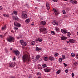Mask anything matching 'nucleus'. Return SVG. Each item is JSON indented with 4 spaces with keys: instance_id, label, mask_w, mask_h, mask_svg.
Wrapping results in <instances>:
<instances>
[{
    "instance_id": "nucleus-15",
    "label": "nucleus",
    "mask_w": 78,
    "mask_h": 78,
    "mask_svg": "<svg viewBox=\"0 0 78 78\" xmlns=\"http://www.w3.org/2000/svg\"><path fill=\"white\" fill-rule=\"evenodd\" d=\"M61 39L62 40H66L67 39V37L65 36H62L61 37Z\"/></svg>"
},
{
    "instance_id": "nucleus-24",
    "label": "nucleus",
    "mask_w": 78,
    "mask_h": 78,
    "mask_svg": "<svg viewBox=\"0 0 78 78\" xmlns=\"http://www.w3.org/2000/svg\"><path fill=\"white\" fill-rule=\"evenodd\" d=\"M37 41H39L40 42H42V39H39V38H38L36 40Z\"/></svg>"
},
{
    "instance_id": "nucleus-34",
    "label": "nucleus",
    "mask_w": 78,
    "mask_h": 78,
    "mask_svg": "<svg viewBox=\"0 0 78 78\" xmlns=\"http://www.w3.org/2000/svg\"><path fill=\"white\" fill-rule=\"evenodd\" d=\"M62 58H59L58 60L60 62H62Z\"/></svg>"
},
{
    "instance_id": "nucleus-33",
    "label": "nucleus",
    "mask_w": 78,
    "mask_h": 78,
    "mask_svg": "<svg viewBox=\"0 0 78 78\" xmlns=\"http://www.w3.org/2000/svg\"><path fill=\"white\" fill-rule=\"evenodd\" d=\"M44 60H45V61H47V60L48 59V58L47 57H44Z\"/></svg>"
},
{
    "instance_id": "nucleus-36",
    "label": "nucleus",
    "mask_w": 78,
    "mask_h": 78,
    "mask_svg": "<svg viewBox=\"0 0 78 78\" xmlns=\"http://www.w3.org/2000/svg\"><path fill=\"white\" fill-rule=\"evenodd\" d=\"M58 56V53H56L55 55V56Z\"/></svg>"
},
{
    "instance_id": "nucleus-23",
    "label": "nucleus",
    "mask_w": 78,
    "mask_h": 78,
    "mask_svg": "<svg viewBox=\"0 0 78 78\" xmlns=\"http://www.w3.org/2000/svg\"><path fill=\"white\" fill-rule=\"evenodd\" d=\"M41 50V48L38 47H37L36 48V51H39V50Z\"/></svg>"
},
{
    "instance_id": "nucleus-4",
    "label": "nucleus",
    "mask_w": 78,
    "mask_h": 78,
    "mask_svg": "<svg viewBox=\"0 0 78 78\" xmlns=\"http://www.w3.org/2000/svg\"><path fill=\"white\" fill-rule=\"evenodd\" d=\"M40 30L41 32H43V33L44 34H45L46 32H45V30H46V29L44 27H41V28Z\"/></svg>"
},
{
    "instance_id": "nucleus-60",
    "label": "nucleus",
    "mask_w": 78,
    "mask_h": 78,
    "mask_svg": "<svg viewBox=\"0 0 78 78\" xmlns=\"http://www.w3.org/2000/svg\"><path fill=\"white\" fill-rule=\"evenodd\" d=\"M38 78H41V77H39Z\"/></svg>"
},
{
    "instance_id": "nucleus-41",
    "label": "nucleus",
    "mask_w": 78,
    "mask_h": 78,
    "mask_svg": "<svg viewBox=\"0 0 78 78\" xmlns=\"http://www.w3.org/2000/svg\"><path fill=\"white\" fill-rule=\"evenodd\" d=\"M76 56L77 58L78 59V54H76Z\"/></svg>"
},
{
    "instance_id": "nucleus-57",
    "label": "nucleus",
    "mask_w": 78,
    "mask_h": 78,
    "mask_svg": "<svg viewBox=\"0 0 78 78\" xmlns=\"http://www.w3.org/2000/svg\"><path fill=\"white\" fill-rule=\"evenodd\" d=\"M42 8H44V6H41Z\"/></svg>"
},
{
    "instance_id": "nucleus-42",
    "label": "nucleus",
    "mask_w": 78,
    "mask_h": 78,
    "mask_svg": "<svg viewBox=\"0 0 78 78\" xmlns=\"http://www.w3.org/2000/svg\"><path fill=\"white\" fill-rule=\"evenodd\" d=\"M37 74L38 75H41V73H40V72H38L37 73Z\"/></svg>"
},
{
    "instance_id": "nucleus-62",
    "label": "nucleus",
    "mask_w": 78,
    "mask_h": 78,
    "mask_svg": "<svg viewBox=\"0 0 78 78\" xmlns=\"http://www.w3.org/2000/svg\"><path fill=\"white\" fill-rule=\"evenodd\" d=\"M30 60H31V59L30 58Z\"/></svg>"
},
{
    "instance_id": "nucleus-48",
    "label": "nucleus",
    "mask_w": 78,
    "mask_h": 78,
    "mask_svg": "<svg viewBox=\"0 0 78 78\" xmlns=\"http://www.w3.org/2000/svg\"><path fill=\"white\" fill-rule=\"evenodd\" d=\"M63 64H64V65H65V67H66V66H67V65H66V63H63Z\"/></svg>"
},
{
    "instance_id": "nucleus-50",
    "label": "nucleus",
    "mask_w": 78,
    "mask_h": 78,
    "mask_svg": "<svg viewBox=\"0 0 78 78\" xmlns=\"http://www.w3.org/2000/svg\"><path fill=\"white\" fill-rule=\"evenodd\" d=\"M2 6H0V10L2 9Z\"/></svg>"
},
{
    "instance_id": "nucleus-19",
    "label": "nucleus",
    "mask_w": 78,
    "mask_h": 78,
    "mask_svg": "<svg viewBox=\"0 0 78 78\" xmlns=\"http://www.w3.org/2000/svg\"><path fill=\"white\" fill-rule=\"evenodd\" d=\"M12 18L14 19V20L15 19V20H19V19L17 17H15V16H12Z\"/></svg>"
},
{
    "instance_id": "nucleus-38",
    "label": "nucleus",
    "mask_w": 78,
    "mask_h": 78,
    "mask_svg": "<svg viewBox=\"0 0 78 78\" xmlns=\"http://www.w3.org/2000/svg\"><path fill=\"white\" fill-rule=\"evenodd\" d=\"M60 73V70H58V71L57 72V73L58 74H59Z\"/></svg>"
},
{
    "instance_id": "nucleus-28",
    "label": "nucleus",
    "mask_w": 78,
    "mask_h": 78,
    "mask_svg": "<svg viewBox=\"0 0 78 78\" xmlns=\"http://www.w3.org/2000/svg\"><path fill=\"white\" fill-rule=\"evenodd\" d=\"M51 33L52 34V35H55V32L54 31H51Z\"/></svg>"
},
{
    "instance_id": "nucleus-18",
    "label": "nucleus",
    "mask_w": 78,
    "mask_h": 78,
    "mask_svg": "<svg viewBox=\"0 0 78 78\" xmlns=\"http://www.w3.org/2000/svg\"><path fill=\"white\" fill-rule=\"evenodd\" d=\"M44 70L45 72H49L50 71V69L46 68L44 69Z\"/></svg>"
},
{
    "instance_id": "nucleus-11",
    "label": "nucleus",
    "mask_w": 78,
    "mask_h": 78,
    "mask_svg": "<svg viewBox=\"0 0 78 78\" xmlns=\"http://www.w3.org/2000/svg\"><path fill=\"white\" fill-rule=\"evenodd\" d=\"M46 7L48 11L50 10V5L48 2H46Z\"/></svg>"
},
{
    "instance_id": "nucleus-16",
    "label": "nucleus",
    "mask_w": 78,
    "mask_h": 78,
    "mask_svg": "<svg viewBox=\"0 0 78 78\" xmlns=\"http://www.w3.org/2000/svg\"><path fill=\"white\" fill-rule=\"evenodd\" d=\"M69 41H70L71 43H73L74 42H75V40H74L73 39H69Z\"/></svg>"
},
{
    "instance_id": "nucleus-64",
    "label": "nucleus",
    "mask_w": 78,
    "mask_h": 78,
    "mask_svg": "<svg viewBox=\"0 0 78 78\" xmlns=\"http://www.w3.org/2000/svg\"><path fill=\"white\" fill-rule=\"evenodd\" d=\"M15 32H16V30H15Z\"/></svg>"
},
{
    "instance_id": "nucleus-47",
    "label": "nucleus",
    "mask_w": 78,
    "mask_h": 78,
    "mask_svg": "<svg viewBox=\"0 0 78 78\" xmlns=\"http://www.w3.org/2000/svg\"><path fill=\"white\" fill-rule=\"evenodd\" d=\"M73 3H75V4H77V2L76 1H74L73 2Z\"/></svg>"
},
{
    "instance_id": "nucleus-32",
    "label": "nucleus",
    "mask_w": 78,
    "mask_h": 78,
    "mask_svg": "<svg viewBox=\"0 0 78 78\" xmlns=\"http://www.w3.org/2000/svg\"><path fill=\"white\" fill-rule=\"evenodd\" d=\"M62 59H66V56H65V55H62Z\"/></svg>"
},
{
    "instance_id": "nucleus-44",
    "label": "nucleus",
    "mask_w": 78,
    "mask_h": 78,
    "mask_svg": "<svg viewBox=\"0 0 78 78\" xmlns=\"http://www.w3.org/2000/svg\"><path fill=\"white\" fill-rule=\"evenodd\" d=\"M74 75H75V74H74V73H73L72 74V77H73V76H74Z\"/></svg>"
},
{
    "instance_id": "nucleus-31",
    "label": "nucleus",
    "mask_w": 78,
    "mask_h": 78,
    "mask_svg": "<svg viewBox=\"0 0 78 78\" xmlns=\"http://www.w3.org/2000/svg\"><path fill=\"white\" fill-rule=\"evenodd\" d=\"M43 67L44 68H45V67H47V65L45 64H43L42 65Z\"/></svg>"
},
{
    "instance_id": "nucleus-37",
    "label": "nucleus",
    "mask_w": 78,
    "mask_h": 78,
    "mask_svg": "<svg viewBox=\"0 0 78 78\" xmlns=\"http://www.w3.org/2000/svg\"><path fill=\"white\" fill-rule=\"evenodd\" d=\"M74 65H75V66H77V65H78V62H75L74 63Z\"/></svg>"
},
{
    "instance_id": "nucleus-52",
    "label": "nucleus",
    "mask_w": 78,
    "mask_h": 78,
    "mask_svg": "<svg viewBox=\"0 0 78 78\" xmlns=\"http://www.w3.org/2000/svg\"><path fill=\"white\" fill-rule=\"evenodd\" d=\"M0 37H1V38H2V37H3V35H0Z\"/></svg>"
},
{
    "instance_id": "nucleus-17",
    "label": "nucleus",
    "mask_w": 78,
    "mask_h": 78,
    "mask_svg": "<svg viewBox=\"0 0 78 78\" xmlns=\"http://www.w3.org/2000/svg\"><path fill=\"white\" fill-rule=\"evenodd\" d=\"M40 57H41V55H37L36 58V60H38L39 58H40Z\"/></svg>"
},
{
    "instance_id": "nucleus-12",
    "label": "nucleus",
    "mask_w": 78,
    "mask_h": 78,
    "mask_svg": "<svg viewBox=\"0 0 78 78\" xmlns=\"http://www.w3.org/2000/svg\"><path fill=\"white\" fill-rule=\"evenodd\" d=\"M53 10L56 15H57V14H59V12L58 11H56L55 9H53Z\"/></svg>"
},
{
    "instance_id": "nucleus-7",
    "label": "nucleus",
    "mask_w": 78,
    "mask_h": 78,
    "mask_svg": "<svg viewBox=\"0 0 78 78\" xmlns=\"http://www.w3.org/2000/svg\"><path fill=\"white\" fill-rule=\"evenodd\" d=\"M20 43L23 46H26L27 45V43L24 42L22 40L20 41Z\"/></svg>"
},
{
    "instance_id": "nucleus-39",
    "label": "nucleus",
    "mask_w": 78,
    "mask_h": 78,
    "mask_svg": "<svg viewBox=\"0 0 78 78\" xmlns=\"http://www.w3.org/2000/svg\"><path fill=\"white\" fill-rule=\"evenodd\" d=\"M62 12L64 14H65L66 13V11H65V10H63Z\"/></svg>"
},
{
    "instance_id": "nucleus-40",
    "label": "nucleus",
    "mask_w": 78,
    "mask_h": 78,
    "mask_svg": "<svg viewBox=\"0 0 78 78\" xmlns=\"http://www.w3.org/2000/svg\"><path fill=\"white\" fill-rule=\"evenodd\" d=\"M14 29L15 30H18V28L16 27H14Z\"/></svg>"
},
{
    "instance_id": "nucleus-51",
    "label": "nucleus",
    "mask_w": 78,
    "mask_h": 78,
    "mask_svg": "<svg viewBox=\"0 0 78 78\" xmlns=\"http://www.w3.org/2000/svg\"><path fill=\"white\" fill-rule=\"evenodd\" d=\"M53 2H57V0H53Z\"/></svg>"
},
{
    "instance_id": "nucleus-22",
    "label": "nucleus",
    "mask_w": 78,
    "mask_h": 78,
    "mask_svg": "<svg viewBox=\"0 0 78 78\" xmlns=\"http://www.w3.org/2000/svg\"><path fill=\"white\" fill-rule=\"evenodd\" d=\"M25 22H26V23H29V22H30V19H27L26 21H25Z\"/></svg>"
},
{
    "instance_id": "nucleus-29",
    "label": "nucleus",
    "mask_w": 78,
    "mask_h": 78,
    "mask_svg": "<svg viewBox=\"0 0 78 78\" xmlns=\"http://www.w3.org/2000/svg\"><path fill=\"white\" fill-rule=\"evenodd\" d=\"M13 12L14 14H15V15H17V12L16 11H13Z\"/></svg>"
},
{
    "instance_id": "nucleus-27",
    "label": "nucleus",
    "mask_w": 78,
    "mask_h": 78,
    "mask_svg": "<svg viewBox=\"0 0 78 78\" xmlns=\"http://www.w3.org/2000/svg\"><path fill=\"white\" fill-rule=\"evenodd\" d=\"M5 28H6V26H4L2 27V30H5Z\"/></svg>"
},
{
    "instance_id": "nucleus-35",
    "label": "nucleus",
    "mask_w": 78,
    "mask_h": 78,
    "mask_svg": "<svg viewBox=\"0 0 78 78\" xmlns=\"http://www.w3.org/2000/svg\"><path fill=\"white\" fill-rule=\"evenodd\" d=\"M71 3H74L75 2V0H70Z\"/></svg>"
},
{
    "instance_id": "nucleus-30",
    "label": "nucleus",
    "mask_w": 78,
    "mask_h": 78,
    "mask_svg": "<svg viewBox=\"0 0 78 78\" xmlns=\"http://www.w3.org/2000/svg\"><path fill=\"white\" fill-rule=\"evenodd\" d=\"M71 55L72 57H74V56H75V54H72V53L71 54Z\"/></svg>"
},
{
    "instance_id": "nucleus-1",
    "label": "nucleus",
    "mask_w": 78,
    "mask_h": 78,
    "mask_svg": "<svg viewBox=\"0 0 78 78\" xmlns=\"http://www.w3.org/2000/svg\"><path fill=\"white\" fill-rule=\"evenodd\" d=\"M22 59L23 62H29L30 61L28 55L26 54L23 55L22 56Z\"/></svg>"
},
{
    "instance_id": "nucleus-10",
    "label": "nucleus",
    "mask_w": 78,
    "mask_h": 78,
    "mask_svg": "<svg viewBox=\"0 0 78 78\" xmlns=\"http://www.w3.org/2000/svg\"><path fill=\"white\" fill-rule=\"evenodd\" d=\"M52 23L53 25H57L58 24V22L57 21L53 20L52 22Z\"/></svg>"
},
{
    "instance_id": "nucleus-43",
    "label": "nucleus",
    "mask_w": 78,
    "mask_h": 78,
    "mask_svg": "<svg viewBox=\"0 0 78 78\" xmlns=\"http://www.w3.org/2000/svg\"><path fill=\"white\" fill-rule=\"evenodd\" d=\"M68 72L69 70H68V69L65 70V72H66V73H68Z\"/></svg>"
},
{
    "instance_id": "nucleus-63",
    "label": "nucleus",
    "mask_w": 78,
    "mask_h": 78,
    "mask_svg": "<svg viewBox=\"0 0 78 78\" xmlns=\"http://www.w3.org/2000/svg\"><path fill=\"white\" fill-rule=\"evenodd\" d=\"M12 14L13 15V13H12Z\"/></svg>"
},
{
    "instance_id": "nucleus-54",
    "label": "nucleus",
    "mask_w": 78,
    "mask_h": 78,
    "mask_svg": "<svg viewBox=\"0 0 78 78\" xmlns=\"http://www.w3.org/2000/svg\"><path fill=\"white\" fill-rule=\"evenodd\" d=\"M10 49L11 50H12V48H10Z\"/></svg>"
},
{
    "instance_id": "nucleus-9",
    "label": "nucleus",
    "mask_w": 78,
    "mask_h": 78,
    "mask_svg": "<svg viewBox=\"0 0 78 78\" xmlns=\"http://www.w3.org/2000/svg\"><path fill=\"white\" fill-rule=\"evenodd\" d=\"M13 52L14 54H15V55H16V56H19V54H20L19 51L17 50L14 51H13Z\"/></svg>"
},
{
    "instance_id": "nucleus-45",
    "label": "nucleus",
    "mask_w": 78,
    "mask_h": 78,
    "mask_svg": "<svg viewBox=\"0 0 78 78\" xmlns=\"http://www.w3.org/2000/svg\"><path fill=\"white\" fill-rule=\"evenodd\" d=\"M32 60V62H34V60H33V59L32 58V59H31V61Z\"/></svg>"
},
{
    "instance_id": "nucleus-61",
    "label": "nucleus",
    "mask_w": 78,
    "mask_h": 78,
    "mask_svg": "<svg viewBox=\"0 0 78 78\" xmlns=\"http://www.w3.org/2000/svg\"><path fill=\"white\" fill-rule=\"evenodd\" d=\"M64 1H67V0H64Z\"/></svg>"
},
{
    "instance_id": "nucleus-3",
    "label": "nucleus",
    "mask_w": 78,
    "mask_h": 78,
    "mask_svg": "<svg viewBox=\"0 0 78 78\" xmlns=\"http://www.w3.org/2000/svg\"><path fill=\"white\" fill-rule=\"evenodd\" d=\"M7 41H8V42H12V41H14V38L13 37L10 36L7 38Z\"/></svg>"
},
{
    "instance_id": "nucleus-6",
    "label": "nucleus",
    "mask_w": 78,
    "mask_h": 78,
    "mask_svg": "<svg viewBox=\"0 0 78 78\" xmlns=\"http://www.w3.org/2000/svg\"><path fill=\"white\" fill-rule=\"evenodd\" d=\"M14 25L16 27H21V25L20 23H18L16 22H14Z\"/></svg>"
},
{
    "instance_id": "nucleus-58",
    "label": "nucleus",
    "mask_w": 78,
    "mask_h": 78,
    "mask_svg": "<svg viewBox=\"0 0 78 78\" xmlns=\"http://www.w3.org/2000/svg\"><path fill=\"white\" fill-rule=\"evenodd\" d=\"M35 9H37V7H35Z\"/></svg>"
},
{
    "instance_id": "nucleus-13",
    "label": "nucleus",
    "mask_w": 78,
    "mask_h": 78,
    "mask_svg": "<svg viewBox=\"0 0 78 78\" xmlns=\"http://www.w3.org/2000/svg\"><path fill=\"white\" fill-rule=\"evenodd\" d=\"M40 24L41 25H45L46 24V22L44 21H41L40 22Z\"/></svg>"
},
{
    "instance_id": "nucleus-53",
    "label": "nucleus",
    "mask_w": 78,
    "mask_h": 78,
    "mask_svg": "<svg viewBox=\"0 0 78 78\" xmlns=\"http://www.w3.org/2000/svg\"><path fill=\"white\" fill-rule=\"evenodd\" d=\"M70 42V41H66V42H67V43H69V42Z\"/></svg>"
},
{
    "instance_id": "nucleus-26",
    "label": "nucleus",
    "mask_w": 78,
    "mask_h": 78,
    "mask_svg": "<svg viewBox=\"0 0 78 78\" xmlns=\"http://www.w3.org/2000/svg\"><path fill=\"white\" fill-rule=\"evenodd\" d=\"M35 41H33L31 43V45H35Z\"/></svg>"
},
{
    "instance_id": "nucleus-59",
    "label": "nucleus",
    "mask_w": 78,
    "mask_h": 78,
    "mask_svg": "<svg viewBox=\"0 0 78 78\" xmlns=\"http://www.w3.org/2000/svg\"><path fill=\"white\" fill-rule=\"evenodd\" d=\"M77 35H78V32H77Z\"/></svg>"
},
{
    "instance_id": "nucleus-2",
    "label": "nucleus",
    "mask_w": 78,
    "mask_h": 78,
    "mask_svg": "<svg viewBox=\"0 0 78 78\" xmlns=\"http://www.w3.org/2000/svg\"><path fill=\"white\" fill-rule=\"evenodd\" d=\"M21 16L22 18L26 19L27 18V12H23L21 14Z\"/></svg>"
},
{
    "instance_id": "nucleus-49",
    "label": "nucleus",
    "mask_w": 78,
    "mask_h": 78,
    "mask_svg": "<svg viewBox=\"0 0 78 78\" xmlns=\"http://www.w3.org/2000/svg\"><path fill=\"white\" fill-rule=\"evenodd\" d=\"M34 25V23L32 22L31 24V25Z\"/></svg>"
},
{
    "instance_id": "nucleus-5",
    "label": "nucleus",
    "mask_w": 78,
    "mask_h": 78,
    "mask_svg": "<svg viewBox=\"0 0 78 78\" xmlns=\"http://www.w3.org/2000/svg\"><path fill=\"white\" fill-rule=\"evenodd\" d=\"M15 65L16 62H15L10 63L9 64V67H14Z\"/></svg>"
},
{
    "instance_id": "nucleus-25",
    "label": "nucleus",
    "mask_w": 78,
    "mask_h": 78,
    "mask_svg": "<svg viewBox=\"0 0 78 78\" xmlns=\"http://www.w3.org/2000/svg\"><path fill=\"white\" fill-rule=\"evenodd\" d=\"M38 68L39 69H40V70L42 69V68L41 67V65L39 64L38 65Z\"/></svg>"
},
{
    "instance_id": "nucleus-55",
    "label": "nucleus",
    "mask_w": 78,
    "mask_h": 78,
    "mask_svg": "<svg viewBox=\"0 0 78 78\" xmlns=\"http://www.w3.org/2000/svg\"><path fill=\"white\" fill-rule=\"evenodd\" d=\"M5 52L6 53H8V51L6 50V51H5Z\"/></svg>"
},
{
    "instance_id": "nucleus-46",
    "label": "nucleus",
    "mask_w": 78,
    "mask_h": 78,
    "mask_svg": "<svg viewBox=\"0 0 78 78\" xmlns=\"http://www.w3.org/2000/svg\"><path fill=\"white\" fill-rule=\"evenodd\" d=\"M16 60V57H14L13 58V61H15Z\"/></svg>"
},
{
    "instance_id": "nucleus-56",
    "label": "nucleus",
    "mask_w": 78,
    "mask_h": 78,
    "mask_svg": "<svg viewBox=\"0 0 78 78\" xmlns=\"http://www.w3.org/2000/svg\"><path fill=\"white\" fill-rule=\"evenodd\" d=\"M10 78H15V77H11Z\"/></svg>"
},
{
    "instance_id": "nucleus-14",
    "label": "nucleus",
    "mask_w": 78,
    "mask_h": 78,
    "mask_svg": "<svg viewBox=\"0 0 78 78\" xmlns=\"http://www.w3.org/2000/svg\"><path fill=\"white\" fill-rule=\"evenodd\" d=\"M49 59L51 61H53L54 60H55V59L53 58V57L51 56L49 57Z\"/></svg>"
},
{
    "instance_id": "nucleus-8",
    "label": "nucleus",
    "mask_w": 78,
    "mask_h": 78,
    "mask_svg": "<svg viewBox=\"0 0 78 78\" xmlns=\"http://www.w3.org/2000/svg\"><path fill=\"white\" fill-rule=\"evenodd\" d=\"M61 32L62 33L64 34H67V30L66 29H61Z\"/></svg>"
},
{
    "instance_id": "nucleus-21",
    "label": "nucleus",
    "mask_w": 78,
    "mask_h": 78,
    "mask_svg": "<svg viewBox=\"0 0 78 78\" xmlns=\"http://www.w3.org/2000/svg\"><path fill=\"white\" fill-rule=\"evenodd\" d=\"M70 33L69 32H68L67 34V37H69L70 36Z\"/></svg>"
},
{
    "instance_id": "nucleus-20",
    "label": "nucleus",
    "mask_w": 78,
    "mask_h": 78,
    "mask_svg": "<svg viewBox=\"0 0 78 78\" xmlns=\"http://www.w3.org/2000/svg\"><path fill=\"white\" fill-rule=\"evenodd\" d=\"M3 16L4 17H9V15L7 14H4L3 15Z\"/></svg>"
}]
</instances>
